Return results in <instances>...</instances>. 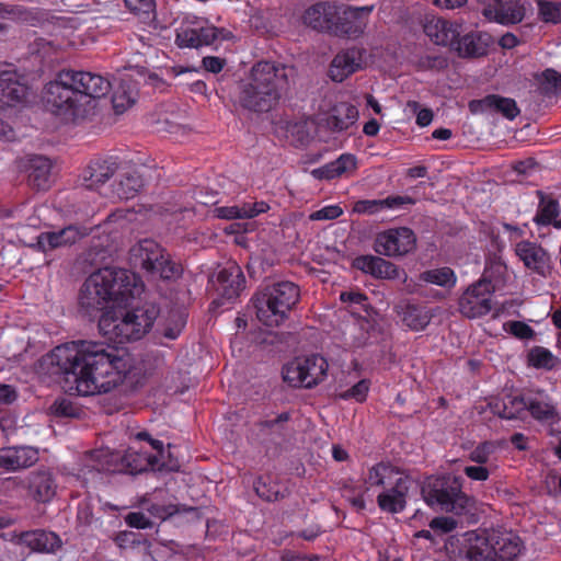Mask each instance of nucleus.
I'll return each mask as SVG.
<instances>
[{"label":"nucleus","mask_w":561,"mask_h":561,"mask_svg":"<svg viewBox=\"0 0 561 561\" xmlns=\"http://www.w3.org/2000/svg\"><path fill=\"white\" fill-rule=\"evenodd\" d=\"M50 374L62 376L80 396L106 393L121 385L127 373L122 351L104 342L78 340L56 346L43 357Z\"/></svg>","instance_id":"obj_1"},{"label":"nucleus","mask_w":561,"mask_h":561,"mask_svg":"<svg viewBox=\"0 0 561 561\" xmlns=\"http://www.w3.org/2000/svg\"><path fill=\"white\" fill-rule=\"evenodd\" d=\"M111 90L110 81L98 73L64 69L49 81L43 92L46 107L66 119L85 116L92 102Z\"/></svg>","instance_id":"obj_2"},{"label":"nucleus","mask_w":561,"mask_h":561,"mask_svg":"<svg viewBox=\"0 0 561 561\" xmlns=\"http://www.w3.org/2000/svg\"><path fill=\"white\" fill-rule=\"evenodd\" d=\"M144 284L140 278L125 268L104 267L93 272L83 282L79 295V311L89 318L104 313L111 305L126 306L140 296Z\"/></svg>","instance_id":"obj_3"},{"label":"nucleus","mask_w":561,"mask_h":561,"mask_svg":"<svg viewBox=\"0 0 561 561\" xmlns=\"http://www.w3.org/2000/svg\"><path fill=\"white\" fill-rule=\"evenodd\" d=\"M287 69V66L280 62H256L251 69L249 81L241 87L240 105L255 113H265L274 108L288 84Z\"/></svg>","instance_id":"obj_4"},{"label":"nucleus","mask_w":561,"mask_h":561,"mask_svg":"<svg viewBox=\"0 0 561 561\" xmlns=\"http://www.w3.org/2000/svg\"><path fill=\"white\" fill-rule=\"evenodd\" d=\"M159 309L145 304L126 311H107L99 320L100 333L110 342L124 344L140 340L153 325Z\"/></svg>","instance_id":"obj_5"},{"label":"nucleus","mask_w":561,"mask_h":561,"mask_svg":"<svg viewBox=\"0 0 561 561\" xmlns=\"http://www.w3.org/2000/svg\"><path fill=\"white\" fill-rule=\"evenodd\" d=\"M364 483L367 489H382L377 495V504L380 511L398 514L405 510L412 479L398 467L388 461L377 462L368 468L364 477Z\"/></svg>","instance_id":"obj_6"},{"label":"nucleus","mask_w":561,"mask_h":561,"mask_svg":"<svg viewBox=\"0 0 561 561\" xmlns=\"http://www.w3.org/2000/svg\"><path fill=\"white\" fill-rule=\"evenodd\" d=\"M134 439L121 457V470L135 476L159 467L164 453L163 442L153 439L146 431L138 432Z\"/></svg>","instance_id":"obj_7"},{"label":"nucleus","mask_w":561,"mask_h":561,"mask_svg":"<svg viewBox=\"0 0 561 561\" xmlns=\"http://www.w3.org/2000/svg\"><path fill=\"white\" fill-rule=\"evenodd\" d=\"M232 33L224 27H217L207 19L186 15L175 30V44L179 48L199 49L210 46L217 41H229Z\"/></svg>","instance_id":"obj_8"},{"label":"nucleus","mask_w":561,"mask_h":561,"mask_svg":"<svg viewBox=\"0 0 561 561\" xmlns=\"http://www.w3.org/2000/svg\"><path fill=\"white\" fill-rule=\"evenodd\" d=\"M136 264L153 276L162 279H174L181 276L182 267L170 254L151 239L140 240L130 250Z\"/></svg>","instance_id":"obj_9"},{"label":"nucleus","mask_w":561,"mask_h":561,"mask_svg":"<svg viewBox=\"0 0 561 561\" xmlns=\"http://www.w3.org/2000/svg\"><path fill=\"white\" fill-rule=\"evenodd\" d=\"M328 368L327 359L319 354L297 357L283 368V379L290 387L311 389L324 380Z\"/></svg>","instance_id":"obj_10"},{"label":"nucleus","mask_w":561,"mask_h":561,"mask_svg":"<svg viewBox=\"0 0 561 561\" xmlns=\"http://www.w3.org/2000/svg\"><path fill=\"white\" fill-rule=\"evenodd\" d=\"M456 477H428L421 488L424 502L434 510L453 512L456 508Z\"/></svg>","instance_id":"obj_11"},{"label":"nucleus","mask_w":561,"mask_h":561,"mask_svg":"<svg viewBox=\"0 0 561 561\" xmlns=\"http://www.w3.org/2000/svg\"><path fill=\"white\" fill-rule=\"evenodd\" d=\"M416 248V236L408 227L390 228L379 232L374 242V250L383 256L398 257L407 255Z\"/></svg>","instance_id":"obj_12"},{"label":"nucleus","mask_w":561,"mask_h":561,"mask_svg":"<svg viewBox=\"0 0 561 561\" xmlns=\"http://www.w3.org/2000/svg\"><path fill=\"white\" fill-rule=\"evenodd\" d=\"M492 291L493 286L490 280H479L458 298V311L469 319L488 314L492 311L490 298Z\"/></svg>","instance_id":"obj_13"},{"label":"nucleus","mask_w":561,"mask_h":561,"mask_svg":"<svg viewBox=\"0 0 561 561\" xmlns=\"http://www.w3.org/2000/svg\"><path fill=\"white\" fill-rule=\"evenodd\" d=\"M90 234V229L80 225H68L58 230L43 231L36 237V243L31 247L44 254L58 249L71 247Z\"/></svg>","instance_id":"obj_14"},{"label":"nucleus","mask_w":561,"mask_h":561,"mask_svg":"<svg viewBox=\"0 0 561 561\" xmlns=\"http://www.w3.org/2000/svg\"><path fill=\"white\" fill-rule=\"evenodd\" d=\"M515 255L523 262L526 270L541 277H548L553 270L550 253L539 243L520 240L514 247Z\"/></svg>","instance_id":"obj_15"},{"label":"nucleus","mask_w":561,"mask_h":561,"mask_svg":"<svg viewBox=\"0 0 561 561\" xmlns=\"http://www.w3.org/2000/svg\"><path fill=\"white\" fill-rule=\"evenodd\" d=\"M490 561H518L525 549L522 538L513 531L491 529Z\"/></svg>","instance_id":"obj_16"},{"label":"nucleus","mask_w":561,"mask_h":561,"mask_svg":"<svg viewBox=\"0 0 561 561\" xmlns=\"http://www.w3.org/2000/svg\"><path fill=\"white\" fill-rule=\"evenodd\" d=\"M12 541L27 547L32 552L54 554L62 547L60 537L49 530L33 529L13 535Z\"/></svg>","instance_id":"obj_17"},{"label":"nucleus","mask_w":561,"mask_h":561,"mask_svg":"<svg viewBox=\"0 0 561 561\" xmlns=\"http://www.w3.org/2000/svg\"><path fill=\"white\" fill-rule=\"evenodd\" d=\"M30 93L24 76L15 70L0 72V107H14L23 104Z\"/></svg>","instance_id":"obj_18"},{"label":"nucleus","mask_w":561,"mask_h":561,"mask_svg":"<svg viewBox=\"0 0 561 561\" xmlns=\"http://www.w3.org/2000/svg\"><path fill=\"white\" fill-rule=\"evenodd\" d=\"M458 554L468 561H490L491 529L465 531Z\"/></svg>","instance_id":"obj_19"},{"label":"nucleus","mask_w":561,"mask_h":561,"mask_svg":"<svg viewBox=\"0 0 561 561\" xmlns=\"http://www.w3.org/2000/svg\"><path fill=\"white\" fill-rule=\"evenodd\" d=\"M363 50L356 47L339 51L329 67V77L335 82H343L351 75L363 68Z\"/></svg>","instance_id":"obj_20"},{"label":"nucleus","mask_w":561,"mask_h":561,"mask_svg":"<svg viewBox=\"0 0 561 561\" xmlns=\"http://www.w3.org/2000/svg\"><path fill=\"white\" fill-rule=\"evenodd\" d=\"M494 44L491 34L483 31H471L462 36L458 34V58L480 59L486 57Z\"/></svg>","instance_id":"obj_21"},{"label":"nucleus","mask_w":561,"mask_h":561,"mask_svg":"<svg viewBox=\"0 0 561 561\" xmlns=\"http://www.w3.org/2000/svg\"><path fill=\"white\" fill-rule=\"evenodd\" d=\"M245 283L241 267L236 262H231L217 273L216 290L221 297L231 300L245 288Z\"/></svg>","instance_id":"obj_22"},{"label":"nucleus","mask_w":561,"mask_h":561,"mask_svg":"<svg viewBox=\"0 0 561 561\" xmlns=\"http://www.w3.org/2000/svg\"><path fill=\"white\" fill-rule=\"evenodd\" d=\"M337 18V5L330 2H317L309 7L304 15V23L312 30L332 34Z\"/></svg>","instance_id":"obj_23"},{"label":"nucleus","mask_w":561,"mask_h":561,"mask_svg":"<svg viewBox=\"0 0 561 561\" xmlns=\"http://www.w3.org/2000/svg\"><path fill=\"white\" fill-rule=\"evenodd\" d=\"M353 267L379 279H396L399 277L398 266L381 256L365 254L353 261Z\"/></svg>","instance_id":"obj_24"},{"label":"nucleus","mask_w":561,"mask_h":561,"mask_svg":"<svg viewBox=\"0 0 561 561\" xmlns=\"http://www.w3.org/2000/svg\"><path fill=\"white\" fill-rule=\"evenodd\" d=\"M256 319L265 327L277 328L287 321L285 313L274 304L273 298L264 287L252 298Z\"/></svg>","instance_id":"obj_25"},{"label":"nucleus","mask_w":561,"mask_h":561,"mask_svg":"<svg viewBox=\"0 0 561 561\" xmlns=\"http://www.w3.org/2000/svg\"><path fill=\"white\" fill-rule=\"evenodd\" d=\"M265 288L273 298L274 304L285 313V319L288 320L291 310L300 300L299 286L289 280H282L267 285Z\"/></svg>","instance_id":"obj_26"},{"label":"nucleus","mask_w":561,"mask_h":561,"mask_svg":"<svg viewBox=\"0 0 561 561\" xmlns=\"http://www.w3.org/2000/svg\"><path fill=\"white\" fill-rule=\"evenodd\" d=\"M51 169L53 163L47 157L31 156L26 163L28 185L36 191H47L51 185Z\"/></svg>","instance_id":"obj_27"},{"label":"nucleus","mask_w":561,"mask_h":561,"mask_svg":"<svg viewBox=\"0 0 561 561\" xmlns=\"http://www.w3.org/2000/svg\"><path fill=\"white\" fill-rule=\"evenodd\" d=\"M26 489L33 500L47 503L56 494L57 484L50 471L37 470L28 474Z\"/></svg>","instance_id":"obj_28"},{"label":"nucleus","mask_w":561,"mask_h":561,"mask_svg":"<svg viewBox=\"0 0 561 561\" xmlns=\"http://www.w3.org/2000/svg\"><path fill=\"white\" fill-rule=\"evenodd\" d=\"M332 35L339 37L357 38L364 33L365 23L358 10L342 9L337 7Z\"/></svg>","instance_id":"obj_29"},{"label":"nucleus","mask_w":561,"mask_h":561,"mask_svg":"<svg viewBox=\"0 0 561 561\" xmlns=\"http://www.w3.org/2000/svg\"><path fill=\"white\" fill-rule=\"evenodd\" d=\"M38 460V451L31 446L10 447L0 450V468L15 471L33 466Z\"/></svg>","instance_id":"obj_30"},{"label":"nucleus","mask_w":561,"mask_h":561,"mask_svg":"<svg viewBox=\"0 0 561 561\" xmlns=\"http://www.w3.org/2000/svg\"><path fill=\"white\" fill-rule=\"evenodd\" d=\"M396 312L401 322L412 331L424 330L432 319V314L426 307L410 301L398 304Z\"/></svg>","instance_id":"obj_31"},{"label":"nucleus","mask_w":561,"mask_h":561,"mask_svg":"<svg viewBox=\"0 0 561 561\" xmlns=\"http://www.w3.org/2000/svg\"><path fill=\"white\" fill-rule=\"evenodd\" d=\"M536 195L539 199L537 213L534 217V222L537 226H550L553 225L556 228H561V222L556 219L560 214L559 201L553 194H547L543 191H536Z\"/></svg>","instance_id":"obj_32"},{"label":"nucleus","mask_w":561,"mask_h":561,"mask_svg":"<svg viewBox=\"0 0 561 561\" xmlns=\"http://www.w3.org/2000/svg\"><path fill=\"white\" fill-rule=\"evenodd\" d=\"M424 33L436 45L449 46L453 49L456 44V27L442 18L427 21L424 24Z\"/></svg>","instance_id":"obj_33"},{"label":"nucleus","mask_w":561,"mask_h":561,"mask_svg":"<svg viewBox=\"0 0 561 561\" xmlns=\"http://www.w3.org/2000/svg\"><path fill=\"white\" fill-rule=\"evenodd\" d=\"M358 119V110L350 103H339L331 110V114L327 118V124L333 133L346 131Z\"/></svg>","instance_id":"obj_34"},{"label":"nucleus","mask_w":561,"mask_h":561,"mask_svg":"<svg viewBox=\"0 0 561 561\" xmlns=\"http://www.w3.org/2000/svg\"><path fill=\"white\" fill-rule=\"evenodd\" d=\"M117 169L116 162L112 159H94L84 171L83 179L89 182L88 186L92 187L105 183L113 176Z\"/></svg>","instance_id":"obj_35"},{"label":"nucleus","mask_w":561,"mask_h":561,"mask_svg":"<svg viewBox=\"0 0 561 561\" xmlns=\"http://www.w3.org/2000/svg\"><path fill=\"white\" fill-rule=\"evenodd\" d=\"M479 520L480 514L476 499L462 492L458 481V527L477 525Z\"/></svg>","instance_id":"obj_36"},{"label":"nucleus","mask_w":561,"mask_h":561,"mask_svg":"<svg viewBox=\"0 0 561 561\" xmlns=\"http://www.w3.org/2000/svg\"><path fill=\"white\" fill-rule=\"evenodd\" d=\"M144 186V179L137 171L126 172L121 175L119 181L115 184V193L121 199H130Z\"/></svg>","instance_id":"obj_37"},{"label":"nucleus","mask_w":561,"mask_h":561,"mask_svg":"<svg viewBox=\"0 0 561 561\" xmlns=\"http://www.w3.org/2000/svg\"><path fill=\"white\" fill-rule=\"evenodd\" d=\"M530 416L541 423H554L559 421V413L556 407L549 402L539 401L536 398H528L527 409Z\"/></svg>","instance_id":"obj_38"},{"label":"nucleus","mask_w":561,"mask_h":561,"mask_svg":"<svg viewBox=\"0 0 561 561\" xmlns=\"http://www.w3.org/2000/svg\"><path fill=\"white\" fill-rule=\"evenodd\" d=\"M559 362V358L543 346L536 345L527 353V365L536 369L552 370Z\"/></svg>","instance_id":"obj_39"},{"label":"nucleus","mask_w":561,"mask_h":561,"mask_svg":"<svg viewBox=\"0 0 561 561\" xmlns=\"http://www.w3.org/2000/svg\"><path fill=\"white\" fill-rule=\"evenodd\" d=\"M535 79L539 83L542 95L552 96L561 94V73L552 68H547L542 72L537 73Z\"/></svg>","instance_id":"obj_40"},{"label":"nucleus","mask_w":561,"mask_h":561,"mask_svg":"<svg viewBox=\"0 0 561 561\" xmlns=\"http://www.w3.org/2000/svg\"><path fill=\"white\" fill-rule=\"evenodd\" d=\"M538 15L545 23L561 24V1L539 0Z\"/></svg>","instance_id":"obj_41"},{"label":"nucleus","mask_w":561,"mask_h":561,"mask_svg":"<svg viewBox=\"0 0 561 561\" xmlns=\"http://www.w3.org/2000/svg\"><path fill=\"white\" fill-rule=\"evenodd\" d=\"M528 398L524 396L505 397V420L523 419L527 409Z\"/></svg>","instance_id":"obj_42"},{"label":"nucleus","mask_w":561,"mask_h":561,"mask_svg":"<svg viewBox=\"0 0 561 561\" xmlns=\"http://www.w3.org/2000/svg\"><path fill=\"white\" fill-rule=\"evenodd\" d=\"M454 276V271L449 267H442L436 270H428L421 273L420 278L423 282L435 284L438 286H446L450 283Z\"/></svg>","instance_id":"obj_43"},{"label":"nucleus","mask_w":561,"mask_h":561,"mask_svg":"<svg viewBox=\"0 0 561 561\" xmlns=\"http://www.w3.org/2000/svg\"><path fill=\"white\" fill-rule=\"evenodd\" d=\"M236 205L239 208L240 219H252L270 210V205L264 201H249Z\"/></svg>","instance_id":"obj_44"},{"label":"nucleus","mask_w":561,"mask_h":561,"mask_svg":"<svg viewBox=\"0 0 561 561\" xmlns=\"http://www.w3.org/2000/svg\"><path fill=\"white\" fill-rule=\"evenodd\" d=\"M340 300L344 304L357 306L359 310L367 314H370V311L373 310V307L368 302V297L359 290L342 291L340 294Z\"/></svg>","instance_id":"obj_45"},{"label":"nucleus","mask_w":561,"mask_h":561,"mask_svg":"<svg viewBox=\"0 0 561 561\" xmlns=\"http://www.w3.org/2000/svg\"><path fill=\"white\" fill-rule=\"evenodd\" d=\"M53 415L58 417H77L79 416V408L67 398L57 399L50 407Z\"/></svg>","instance_id":"obj_46"},{"label":"nucleus","mask_w":561,"mask_h":561,"mask_svg":"<svg viewBox=\"0 0 561 561\" xmlns=\"http://www.w3.org/2000/svg\"><path fill=\"white\" fill-rule=\"evenodd\" d=\"M493 113L502 114L507 119H514L519 115L520 111L515 100L497 95L494 103Z\"/></svg>","instance_id":"obj_47"},{"label":"nucleus","mask_w":561,"mask_h":561,"mask_svg":"<svg viewBox=\"0 0 561 561\" xmlns=\"http://www.w3.org/2000/svg\"><path fill=\"white\" fill-rule=\"evenodd\" d=\"M254 490L262 500L267 502L277 501L279 497V490L277 485L267 483L263 477H259L254 481Z\"/></svg>","instance_id":"obj_48"},{"label":"nucleus","mask_w":561,"mask_h":561,"mask_svg":"<svg viewBox=\"0 0 561 561\" xmlns=\"http://www.w3.org/2000/svg\"><path fill=\"white\" fill-rule=\"evenodd\" d=\"M332 162L335 168V174L339 176L353 172L357 169V159L352 153H343Z\"/></svg>","instance_id":"obj_49"},{"label":"nucleus","mask_w":561,"mask_h":561,"mask_svg":"<svg viewBox=\"0 0 561 561\" xmlns=\"http://www.w3.org/2000/svg\"><path fill=\"white\" fill-rule=\"evenodd\" d=\"M370 382L367 379H362L356 382L353 387L346 390L343 394V399H355L357 402H364L369 391Z\"/></svg>","instance_id":"obj_50"},{"label":"nucleus","mask_w":561,"mask_h":561,"mask_svg":"<svg viewBox=\"0 0 561 561\" xmlns=\"http://www.w3.org/2000/svg\"><path fill=\"white\" fill-rule=\"evenodd\" d=\"M497 100V94H489L479 100L469 102V110L471 113H493L494 103Z\"/></svg>","instance_id":"obj_51"},{"label":"nucleus","mask_w":561,"mask_h":561,"mask_svg":"<svg viewBox=\"0 0 561 561\" xmlns=\"http://www.w3.org/2000/svg\"><path fill=\"white\" fill-rule=\"evenodd\" d=\"M494 451V446L490 442L480 443L470 454L469 459L479 465L486 463L490 455Z\"/></svg>","instance_id":"obj_52"},{"label":"nucleus","mask_w":561,"mask_h":561,"mask_svg":"<svg viewBox=\"0 0 561 561\" xmlns=\"http://www.w3.org/2000/svg\"><path fill=\"white\" fill-rule=\"evenodd\" d=\"M186 324V318L183 313H179L176 319L169 323L163 330V336L169 340H176Z\"/></svg>","instance_id":"obj_53"},{"label":"nucleus","mask_w":561,"mask_h":561,"mask_svg":"<svg viewBox=\"0 0 561 561\" xmlns=\"http://www.w3.org/2000/svg\"><path fill=\"white\" fill-rule=\"evenodd\" d=\"M510 333L520 340H530L535 336V331L530 325L522 321H512L508 323Z\"/></svg>","instance_id":"obj_54"},{"label":"nucleus","mask_w":561,"mask_h":561,"mask_svg":"<svg viewBox=\"0 0 561 561\" xmlns=\"http://www.w3.org/2000/svg\"><path fill=\"white\" fill-rule=\"evenodd\" d=\"M408 106L416 113V124L420 127L428 126L433 121V111L431 108H420L416 101H410Z\"/></svg>","instance_id":"obj_55"},{"label":"nucleus","mask_w":561,"mask_h":561,"mask_svg":"<svg viewBox=\"0 0 561 561\" xmlns=\"http://www.w3.org/2000/svg\"><path fill=\"white\" fill-rule=\"evenodd\" d=\"M382 210L381 199H362L354 205V211L358 214H376Z\"/></svg>","instance_id":"obj_56"},{"label":"nucleus","mask_w":561,"mask_h":561,"mask_svg":"<svg viewBox=\"0 0 561 561\" xmlns=\"http://www.w3.org/2000/svg\"><path fill=\"white\" fill-rule=\"evenodd\" d=\"M114 541L122 549L135 547L140 543L139 534L129 530L119 531L114 537Z\"/></svg>","instance_id":"obj_57"},{"label":"nucleus","mask_w":561,"mask_h":561,"mask_svg":"<svg viewBox=\"0 0 561 561\" xmlns=\"http://www.w3.org/2000/svg\"><path fill=\"white\" fill-rule=\"evenodd\" d=\"M430 527L434 531L448 534L456 528V520L451 517H435L431 520Z\"/></svg>","instance_id":"obj_58"},{"label":"nucleus","mask_w":561,"mask_h":561,"mask_svg":"<svg viewBox=\"0 0 561 561\" xmlns=\"http://www.w3.org/2000/svg\"><path fill=\"white\" fill-rule=\"evenodd\" d=\"M125 520L129 527L137 529H146L151 525L149 518L141 512L128 513Z\"/></svg>","instance_id":"obj_59"},{"label":"nucleus","mask_w":561,"mask_h":561,"mask_svg":"<svg viewBox=\"0 0 561 561\" xmlns=\"http://www.w3.org/2000/svg\"><path fill=\"white\" fill-rule=\"evenodd\" d=\"M343 214V210L337 205L325 206L317 210L311 218L317 220H332L339 218Z\"/></svg>","instance_id":"obj_60"},{"label":"nucleus","mask_w":561,"mask_h":561,"mask_svg":"<svg viewBox=\"0 0 561 561\" xmlns=\"http://www.w3.org/2000/svg\"><path fill=\"white\" fill-rule=\"evenodd\" d=\"M226 64L225 58L217 56H206L202 59L204 69L211 73H219L225 68Z\"/></svg>","instance_id":"obj_61"},{"label":"nucleus","mask_w":561,"mask_h":561,"mask_svg":"<svg viewBox=\"0 0 561 561\" xmlns=\"http://www.w3.org/2000/svg\"><path fill=\"white\" fill-rule=\"evenodd\" d=\"M214 216L219 219L234 220L240 219V213L237 205L218 206L214 209Z\"/></svg>","instance_id":"obj_62"},{"label":"nucleus","mask_w":561,"mask_h":561,"mask_svg":"<svg viewBox=\"0 0 561 561\" xmlns=\"http://www.w3.org/2000/svg\"><path fill=\"white\" fill-rule=\"evenodd\" d=\"M463 472L468 478L476 481H485L490 476V471L483 466H466Z\"/></svg>","instance_id":"obj_63"},{"label":"nucleus","mask_w":561,"mask_h":561,"mask_svg":"<svg viewBox=\"0 0 561 561\" xmlns=\"http://www.w3.org/2000/svg\"><path fill=\"white\" fill-rule=\"evenodd\" d=\"M317 554H304L293 550H284L280 556V561H319Z\"/></svg>","instance_id":"obj_64"}]
</instances>
